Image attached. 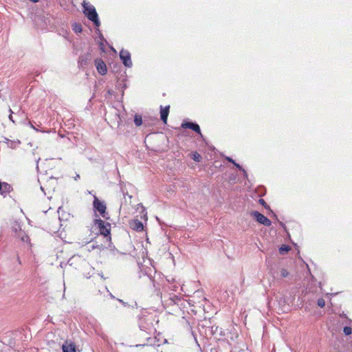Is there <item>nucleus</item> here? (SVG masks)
<instances>
[{"mask_svg": "<svg viewBox=\"0 0 352 352\" xmlns=\"http://www.w3.org/2000/svg\"><path fill=\"white\" fill-rule=\"evenodd\" d=\"M17 261H19V263H20V258L19 257H17Z\"/></svg>", "mask_w": 352, "mask_h": 352, "instance_id": "29", "label": "nucleus"}, {"mask_svg": "<svg viewBox=\"0 0 352 352\" xmlns=\"http://www.w3.org/2000/svg\"><path fill=\"white\" fill-rule=\"evenodd\" d=\"M258 202H259V204H261V205H263L265 208H267V209H270L269 206L266 204V202L265 201V200H264V199H260L258 200Z\"/></svg>", "mask_w": 352, "mask_h": 352, "instance_id": "20", "label": "nucleus"}, {"mask_svg": "<svg viewBox=\"0 0 352 352\" xmlns=\"http://www.w3.org/2000/svg\"><path fill=\"white\" fill-rule=\"evenodd\" d=\"M96 67L97 71L98 72L99 74H100L101 75L106 74L107 69V66L103 60H102L100 59L96 60Z\"/></svg>", "mask_w": 352, "mask_h": 352, "instance_id": "8", "label": "nucleus"}, {"mask_svg": "<svg viewBox=\"0 0 352 352\" xmlns=\"http://www.w3.org/2000/svg\"><path fill=\"white\" fill-rule=\"evenodd\" d=\"M72 28L74 32H76V34L82 32V25L78 23H74L72 25Z\"/></svg>", "mask_w": 352, "mask_h": 352, "instance_id": "14", "label": "nucleus"}, {"mask_svg": "<svg viewBox=\"0 0 352 352\" xmlns=\"http://www.w3.org/2000/svg\"><path fill=\"white\" fill-rule=\"evenodd\" d=\"M118 300H119L120 302H122V303L124 304V302L122 300H120V299H119Z\"/></svg>", "mask_w": 352, "mask_h": 352, "instance_id": "28", "label": "nucleus"}, {"mask_svg": "<svg viewBox=\"0 0 352 352\" xmlns=\"http://www.w3.org/2000/svg\"><path fill=\"white\" fill-rule=\"evenodd\" d=\"M110 296L112 298H114V296L111 294H110Z\"/></svg>", "mask_w": 352, "mask_h": 352, "instance_id": "30", "label": "nucleus"}, {"mask_svg": "<svg viewBox=\"0 0 352 352\" xmlns=\"http://www.w3.org/2000/svg\"><path fill=\"white\" fill-rule=\"evenodd\" d=\"M93 206L94 210H97L103 218L106 217V205L104 202L98 200L96 196H94Z\"/></svg>", "mask_w": 352, "mask_h": 352, "instance_id": "3", "label": "nucleus"}, {"mask_svg": "<svg viewBox=\"0 0 352 352\" xmlns=\"http://www.w3.org/2000/svg\"><path fill=\"white\" fill-rule=\"evenodd\" d=\"M343 332L346 336H349L352 333V329L350 327H344Z\"/></svg>", "mask_w": 352, "mask_h": 352, "instance_id": "17", "label": "nucleus"}, {"mask_svg": "<svg viewBox=\"0 0 352 352\" xmlns=\"http://www.w3.org/2000/svg\"><path fill=\"white\" fill-rule=\"evenodd\" d=\"M226 160H227L228 162H230L232 163L233 164L235 163L234 160H232L231 157H226Z\"/></svg>", "mask_w": 352, "mask_h": 352, "instance_id": "24", "label": "nucleus"}, {"mask_svg": "<svg viewBox=\"0 0 352 352\" xmlns=\"http://www.w3.org/2000/svg\"><path fill=\"white\" fill-rule=\"evenodd\" d=\"M63 352H76V346L71 341H65L62 346Z\"/></svg>", "mask_w": 352, "mask_h": 352, "instance_id": "9", "label": "nucleus"}, {"mask_svg": "<svg viewBox=\"0 0 352 352\" xmlns=\"http://www.w3.org/2000/svg\"><path fill=\"white\" fill-rule=\"evenodd\" d=\"M182 127L184 129H190L197 133L198 134L201 135V130L199 126L197 123L187 122L182 124Z\"/></svg>", "mask_w": 352, "mask_h": 352, "instance_id": "6", "label": "nucleus"}, {"mask_svg": "<svg viewBox=\"0 0 352 352\" xmlns=\"http://www.w3.org/2000/svg\"><path fill=\"white\" fill-rule=\"evenodd\" d=\"M169 109H170L169 105L165 107L164 108H163L161 106V111H160L161 120L165 124L167 122V118H168V113H169Z\"/></svg>", "mask_w": 352, "mask_h": 352, "instance_id": "11", "label": "nucleus"}, {"mask_svg": "<svg viewBox=\"0 0 352 352\" xmlns=\"http://www.w3.org/2000/svg\"><path fill=\"white\" fill-rule=\"evenodd\" d=\"M149 320L145 318H141L139 322V327L141 330L146 331L151 329L152 322L150 321L148 322Z\"/></svg>", "mask_w": 352, "mask_h": 352, "instance_id": "7", "label": "nucleus"}, {"mask_svg": "<svg viewBox=\"0 0 352 352\" xmlns=\"http://www.w3.org/2000/svg\"><path fill=\"white\" fill-rule=\"evenodd\" d=\"M31 1L34 2V3H36L38 2L39 0H30Z\"/></svg>", "mask_w": 352, "mask_h": 352, "instance_id": "27", "label": "nucleus"}, {"mask_svg": "<svg viewBox=\"0 0 352 352\" xmlns=\"http://www.w3.org/2000/svg\"><path fill=\"white\" fill-rule=\"evenodd\" d=\"M95 226L97 227L101 235L106 239V242L109 243L111 242L110 231L111 225L109 223H105L100 219H96L94 220Z\"/></svg>", "mask_w": 352, "mask_h": 352, "instance_id": "2", "label": "nucleus"}, {"mask_svg": "<svg viewBox=\"0 0 352 352\" xmlns=\"http://www.w3.org/2000/svg\"><path fill=\"white\" fill-rule=\"evenodd\" d=\"M134 123L137 126H140L142 124V118L140 115L135 114L134 117Z\"/></svg>", "mask_w": 352, "mask_h": 352, "instance_id": "15", "label": "nucleus"}, {"mask_svg": "<svg viewBox=\"0 0 352 352\" xmlns=\"http://www.w3.org/2000/svg\"><path fill=\"white\" fill-rule=\"evenodd\" d=\"M11 189H12V187L10 184L5 183V182L1 183V188L0 190V194L1 195L6 194V193L10 192Z\"/></svg>", "mask_w": 352, "mask_h": 352, "instance_id": "13", "label": "nucleus"}, {"mask_svg": "<svg viewBox=\"0 0 352 352\" xmlns=\"http://www.w3.org/2000/svg\"><path fill=\"white\" fill-rule=\"evenodd\" d=\"M192 159L195 162H201L202 157H201V156L198 153L195 152L192 155Z\"/></svg>", "mask_w": 352, "mask_h": 352, "instance_id": "16", "label": "nucleus"}, {"mask_svg": "<svg viewBox=\"0 0 352 352\" xmlns=\"http://www.w3.org/2000/svg\"><path fill=\"white\" fill-rule=\"evenodd\" d=\"M10 119L11 120H12V117L11 116H10Z\"/></svg>", "mask_w": 352, "mask_h": 352, "instance_id": "31", "label": "nucleus"}, {"mask_svg": "<svg viewBox=\"0 0 352 352\" xmlns=\"http://www.w3.org/2000/svg\"><path fill=\"white\" fill-rule=\"evenodd\" d=\"M234 165L239 169L243 172L244 174H246L245 170L242 168V167L237 163H234Z\"/></svg>", "mask_w": 352, "mask_h": 352, "instance_id": "22", "label": "nucleus"}, {"mask_svg": "<svg viewBox=\"0 0 352 352\" xmlns=\"http://www.w3.org/2000/svg\"><path fill=\"white\" fill-rule=\"evenodd\" d=\"M120 58L122 61V63L125 67H132V61L131 59V54L130 53L124 49L120 50Z\"/></svg>", "mask_w": 352, "mask_h": 352, "instance_id": "5", "label": "nucleus"}, {"mask_svg": "<svg viewBox=\"0 0 352 352\" xmlns=\"http://www.w3.org/2000/svg\"><path fill=\"white\" fill-rule=\"evenodd\" d=\"M289 272L285 269H282L280 271V276L283 278L287 277L289 276Z\"/></svg>", "mask_w": 352, "mask_h": 352, "instance_id": "18", "label": "nucleus"}, {"mask_svg": "<svg viewBox=\"0 0 352 352\" xmlns=\"http://www.w3.org/2000/svg\"><path fill=\"white\" fill-rule=\"evenodd\" d=\"M78 178H80V176H79V175H77L76 176V177H75V179H76V180H77Z\"/></svg>", "mask_w": 352, "mask_h": 352, "instance_id": "26", "label": "nucleus"}, {"mask_svg": "<svg viewBox=\"0 0 352 352\" xmlns=\"http://www.w3.org/2000/svg\"><path fill=\"white\" fill-rule=\"evenodd\" d=\"M317 304L320 307H323L325 305V301L323 298H318L317 300Z\"/></svg>", "mask_w": 352, "mask_h": 352, "instance_id": "19", "label": "nucleus"}, {"mask_svg": "<svg viewBox=\"0 0 352 352\" xmlns=\"http://www.w3.org/2000/svg\"><path fill=\"white\" fill-rule=\"evenodd\" d=\"M89 54H85L80 55L78 58V67H83L84 66L87 65L88 63V60H89Z\"/></svg>", "mask_w": 352, "mask_h": 352, "instance_id": "10", "label": "nucleus"}, {"mask_svg": "<svg viewBox=\"0 0 352 352\" xmlns=\"http://www.w3.org/2000/svg\"><path fill=\"white\" fill-rule=\"evenodd\" d=\"M177 287L176 285H174V286L173 287V289H173V291H177Z\"/></svg>", "mask_w": 352, "mask_h": 352, "instance_id": "25", "label": "nucleus"}, {"mask_svg": "<svg viewBox=\"0 0 352 352\" xmlns=\"http://www.w3.org/2000/svg\"><path fill=\"white\" fill-rule=\"evenodd\" d=\"M131 225L133 229L138 232H140L144 229L143 223L137 219L134 220Z\"/></svg>", "mask_w": 352, "mask_h": 352, "instance_id": "12", "label": "nucleus"}, {"mask_svg": "<svg viewBox=\"0 0 352 352\" xmlns=\"http://www.w3.org/2000/svg\"><path fill=\"white\" fill-rule=\"evenodd\" d=\"M251 216L254 217L258 223L265 226H270L272 223L271 221L267 217L258 211L252 212Z\"/></svg>", "mask_w": 352, "mask_h": 352, "instance_id": "4", "label": "nucleus"}, {"mask_svg": "<svg viewBox=\"0 0 352 352\" xmlns=\"http://www.w3.org/2000/svg\"><path fill=\"white\" fill-rule=\"evenodd\" d=\"M289 250V248L286 245H283L281 248H280L279 251L280 253H283V252H287Z\"/></svg>", "mask_w": 352, "mask_h": 352, "instance_id": "21", "label": "nucleus"}, {"mask_svg": "<svg viewBox=\"0 0 352 352\" xmlns=\"http://www.w3.org/2000/svg\"><path fill=\"white\" fill-rule=\"evenodd\" d=\"M82 6L84 9L83 12L87 19L91 21L96 27H99L100 22L94 6L85 1L82 3Z\"/></svg>", "mask_w": 352, "mask_h": 352, "instance_id": "1", "label": "nucleus"}, {"mask_svg": "<svg viewBox=\"0 0 352 352\" xmlns=\"http://www.w3.org/2000/svg\"><path fill=\"white\" fill-rule=\"evenodd\" d=\"M104 246V245H103L102 244H101V245H98V244L94 245V244H93V245H92V248H93V249H95V248L101 249V248H102Z\"/></svg>", "mask_w": 352, "mask_h": 352, "instance_id": "23", "label": "nucleus"}]
</instances>
